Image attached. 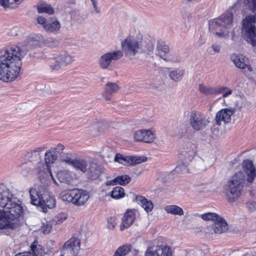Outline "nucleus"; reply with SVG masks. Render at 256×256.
Returning a JSON list of instances; mask_svg holds the SVG:
<instances>
[{
	"label": "nucleus",
	"mask_w": 256,
	"mask_h": 256,
	"mask_svg": "<svg viewBox=\"0 0 256 256\" xmlns=\"http://www.w3.org/2000/svg\"><path fill=\"white\" fill-rule=\"evenodd\" d=\"M14 256H34V254L30 252H18Z\"/></svg>",
	"instance_id": "nucleus-53"
},
{
	"label": "nucleus",
	"mask_w": 256,
	"mask_h": 256,
	"mask_svg": "<svg viewBox=\"0 0 256 256\" xmlns=\"http://www.w3.org/2000/svg\"><path fill=\"white\" fill-rule=\"evenodd\" d=\"M232 114V111L228 108L222 109L218 111L216 116V124L220 126L222 121L226 123L230 122L231 120V116Z\"/></svg>",
	"instance_id": "nucleus-20"
},
{
	"label": "nucleus",
	"mask_w": 256,
	"mask_h": 256,
	"mask_svg": "<svg viewBox=\"0 0 256 256\" xmlns=\"http://www.w3.org/2000/svg\"><path fill=\"white\" fill-rule=\"evenodd\" d=\"M30 248L34 256H42L46 254L42 246L38 244L36 241H34L32 244Z\"/></svg>",
	"instance_id": "nucleus-29"
},
{
	"label": "nucleus",
	"mask_w": 256,
	"mask_h": 256,
	"mask_svg": "<svg viewBox=\"0 0 256 256\" xmlns=\"http://www.w3.org/2000/svg\"><path fill=\"white\" fill-rule=\"evenodd\" d=\"M20 0H0V4L4 8H14L16 6Z\"/></svg>",
	"instance_id": "nucleus-37"
},
{
	"label": "nucleus",
	"mask_w": 256,
	"mask_h": 256,
	"mask_svg": "<svg viewBox=\"0 0 256 256\" xmlns=\"http://www.w3.org/2000/svg\"><path fill=\"white\" fill-rule=\"evenodd\" d=\"M117 224L116 218L110 217L108 219V226L110 229H113Z\"/></svg>",
	"instance_id": "nucleus-43"
},
{
	"label": "nucleus",
	"mask_w": 256,
	"mask_h": 256,
	"mask_svg": "<svg viewBox=\"0 0 256 256\" xmlns=\"http://www.w3.org/2000/svg\"><path fill=\"white\" fill-rule=\"evenodd\" d=\"M245 176L243 172H236L226 186L224 193L228 202H232L238 199L244 189Z\"/></svg>",
	"instance_id": "nucleus-3"
},
{
	"label": "nucleus",
	"mask_w": 256,
	"mask_h": 256,
	"mask_svg": "<svg viewBox=\"0 0 256 256\" xmlns=\"http://www.w3.org/2000/svg\"><path fill=\"white\" fill-rule=\"evenodd\" d=\"M184 73V70H180V72H177V77H176L177 80L178 79L179 77H180L181 76H182L183 75Z\"/></svg>",
	"instance_id": "nucleus-59"
},
{
	"label": "nucleus",
	"mask_w": 256,
	"mask_h": 256,
	"mask_svg": "<svg viewBox=\"0 0 256 256\" xmlns=\"http://www.w3.org/2000/svg\"><path fill=\"white\" fill-rule=\"evenodd\" d=\"M57 156L56 148H52L45 154L44 160L48 168V172L49 173L52 179L55 184H56V182L50 168V164L54 162L56 160Z\"/></svg>",
	"instance_id": "nucleus-17"
},
{
	"label": "nucleus",
	"mask_w": 256,
	"mask_h": 256,
	"mask_svg": "<svg viewBox=\"0 0 256 256\" xmlns=\"http://www.w3.org/2000/svg\"><path fill=\"white\" fill-rule=\"evenodd\" d=\"M52 229V226L46 223V224H44L43 226L42 227V232L44 234H49L51 230Z\"/></svg>",
	"instance_id": "nucleus-45"
},
{
	"label": "nucleus",
	"mask_w": 256,
	"mask_h": 256,
	"mask_svg": "<svg viewBox=\"0 0 256 256\" xmlns=\"http://www.w3.org/2000/svg\"><path fill=\"white\" fill-rule=\"evenodd\" d=\"M67 218V214L65 213H60L56 216L52 220V223L58 224L62 223Z\"/></svg>",
	"instance_id": "nucleus-41"
},
{
	"label": "nucleus",
	"mask_w": 256,
	"mask_h": 256,
	"mask_svg": "<svg viewBox=\"0 0 256 256\" xmlns=\"http://www.w3.org/2000/svg\"><path fill=\"white\" fill-rule=\"evenodd\" d=\"M120 89L118 86L114 82H108L106 84L104 95V97L106 100H110V98L109 96L110 95L116 92Z\"/></svg>",
	"instance_id": "nucleus-24"
},
{
	"label": "nucleus",
	"mask_w": 256,
	"mask_h": 256,
	"mask_svg": "<svg viewBox=\"0 0 256 256\" xmlns=\"http://www.w3.org/2000/svg\"><path fill=\"white\" fill-rule=\"evenodd\" d=\"M32 204L39 206L44 212H47L46 208H52L56 206L54 196L47 190L40 186L38 189L32 188L30 190Z\"/></svg>",
	"instance_id": "nucleus-2"
},
{
	"label": "nucleus",
	"mask_w": 256,
	"mask_h": 256,
	"mask_svg": "<svg viewBox=\"0 0 256 256\" xmlns=\"http://www.w3.org/2000/svg\"><path fill=\"white\" fill-rule=\"evenodd\" d=\"M242 167L248 176L247 181L250 183L252 182L256 176V168L252 162L248 159L244 160Z\"/></svg>",
	"instance_id": "nucleus-16"
},
{
	"label": "nucleus",
	"mask_w": 256,
	"mask_h": 256,
	"mask_svg": "<svg viewBox=\"0 0 256 256\" xmlns=\"http://www.w3.org/2000/svg\"><path fill=\"white\" fill-rule=\"evenodd\" d=\"M135 200L141 205L147 212L152 211L154 208V204L152 202L148 200L143 196H137L135 198Z\"/></svg>",
	"instance_id": "nucleus-25"
},
{
	"label": "nucleus",
	"mask_w": 256,
	"mask_h": 256,
	"mask_svg": "<svg viewBox=\"0 0 256 256\" xmlns=\"http://www.w3.org/2000/svg\"><path fill=\"white\" fill-rule=\"evenodd\" d=\"M256 14L248 15L242 20L241 34L253 48L256 47Z\"/></svg>",
	"instance_id": "nucleus-6"
},
{
	"label": "nucleus",
	"mask_w": 256,
	"mask_h": 256,
	"mask_svg": "<svg viewBox=\"0 0 256 256\" xmlns=\"http://www.w3.org/2000/svg\"><path fill=\"white\" fill-rule=\"evenodd\" d=\"M86 172L89 178L96 180L100 176L102 168L96 162H90L88 164Z\"/></svg>",
	"instance_id": "nucleus-18"
},
{
	"label": "nucleus",
	"mask_w": 256,
	"mask_h": 256,
	"mask_svg": "<svg viewBox=\"0 0 256 256\" xmlns=\"http://www.w3.org/2000/svg\"><path fill=\"white\" fill-rule=\"evenodd\" d=\"M10 220V219H6V228L4 229H8V228H10L12 230L16 229L18 224L17 222H10V220Z\"/></svg>",
	"instance_id": "nucleus-42"
},
{
	"label": "nucleus",
	"mask_w": 256,
	"mask_h": 256,
	"mask_svg": "<svg viewBox=\"0 0 256 256\" xmlns=\"http://www.w3.org/2000/svg\"><path fill=\"white\" fill-rule=\"evenodd\" d=\"M73 53L68 51H62L52 56L50 62V67L52 70H58L70 64L74 60Z\"/></svg>",
	"instance_id": "nucleus-7"
},
{
	"label": "nucleus",
	"mask_w": 256,
	"mask_h": 256,
	"mask_svg": "<svg viewBox=\"0 0 256 256\" xmlns=\"http://www.w3.org/2000/svg\"><path fill=\"white\" fill-rule=\"evenodd\" d=\"M232 90L226 86H220L216 88L215 94H222L224 98H226L230 95Z\"/></svg>",
	"instance_id": "nucleus-36"
},
{
	"label": "nucleus",
	"mask_w": 256,
	"mask_h": 256,
	"mask_svg": "<svg viewBox=\"0 0 256 256\" xmlns=\"http://www.w3.org/2000/svg\"><path fill=\"white\" fill-rule=\"evenodd\" d=\"M44 150V148H38L33 150L32 152H28V156L29 157L30 156H32L34 154V156H36L37 153H39L42 151H43Z\"/></svg>",
	"instance_id": "nucleus-47"
},
{
	"label": "nucleus",
	"mask_w": 256,
	"mask_h": 256,
	"mask_svg": "<svg viewBox=\"0 0 256 256\" xmlns=\"http://www.w3.org/2000/svg\"><path fill=\"white\" fill-rule=\"evenodd\" d=\"M74 159H72L68 156H66V158H62V162H66L67 164L72 166Z\"/></svg>",
	"instance_id": "nucleus-51"
},
{
	"label": "nucleus",
	"mask_w": 256,
	"mask_h": 256,
	"mask_svg": "<svg viewBox=\"0 0 256 256\" xmlns=\"http://www.w3.org/2000/svg\"><path fill=\"white\" fill-rule=\"evenodd\" d=\"M128 160H129V166L136 165L140 164L142 162H146L147 160V158L146 156H130V158H128Z\"/></svg>",
	"instance_id": "nucleus-35"
},
{
	"label": "nucleus",
	"mask_w": 256,
	"mask_h": 256,
	"mask_svg": "<svg viewBox=\"0 0 256 256\" xmlns=\"http://www.w3.org/2000/svg\"><path fill=\"white\" fill-rule=\"evenodd\" d=\"M88 166V163L86 160L83 158H75L72 166L76 170L86 172Z\"/></svg>",
	"instance_id": "nucleus-27"
},
{
	"label": "nucleus",
	"mask_w": 256,
	"mask_h": 256,
	"mask_svg": "<svg viewBox=\"0 0 256 256\" xmlns=\"http://www.w3.org/2000/svg\"><path fill=\"white\" fill-rule=\"evenodd\" d=\"M220 216L214 212H207L201 215V218L204 220H212L214 222L217 220Z\"/></svg>",
	"instance_id": "nucleus-38"
},
{
	"label": "nucleus",
	"mask_w": 256,
	"mask_h": 256,
	"mask_svg": "<svg viewBox=\"0 0 256 256\" xmlns=\"http://www.w3.org/2000/svg\"><path fill=\"white\" fill-rule=\"evenodd\" d=\"M131 180V178L128 175L118 176L112 180H108L106 182V186H115L120 184L126 186L128 184Z\"/></svg>",
	"instance_id": "nucleus-22"
},
{
	"label": "nucleus",
	"mask_w": 256,
	"mask_h": 256,
	"mask_svg": "<svg viewBox=\"0 0 256 256\" xmlns=\"http://www.w3.org/2000/svg\"><path fill=\"white\" fill-rule=\"evenodd\" d=\"M37 22L38 24L42 25L44 28V25L47 24L46 19L44 17L41 16L37 18Z\"/></svg>",
	"instance_id": "nucleus-49"
},
{
	"label": "nucleus",
	"mask_w": 256,
	"mask_h": 256,
	"mask_svg": "<svg viewBox=\"0 0 256 256\" xmlns=\"http://www.w3.org/2000/svg\"><path fill=\"white\" fill-rule=\"evenodd\" d=\"M132 248L130 244L123 245L116 250L114 256H125L131 251Z\"/></svg>",
	"instance_id": "nucleus-31"
},
{
	"label": "nucleus",
	"mask_w": 256,
	"mask_h": 256,
	"mask_svg": "<svg viewBox=\"0 0 256 256\" xmlns=\"http://www.w3.org/2000/svg\"><path fill=\"white\" fill-rule=\"evenodd\" d=\"M125 195L124 189L120 186H116L111 192V196L114 199H120Z\"/></svg>",
	"instance_id": "nucleus-33"
},
{
	"label": "nucleus",
	"mask_w": 256,
	"mask_h": 256,
	"mask_svg": "<svg viewBox=\"0 0 256 256\" xmlns=\"http://www.w3.org/2000/svg\"><path fill=\"white\" fill-rule=\"evenodd\" d=\"M213 228L215 233L221 234L228 230V224L224 218L220 216L214 222Z\"/></svg>",
	"instance_id": "nucleus-23"
},
{
	"label": "nucleus",
	"mask_w": 256,
	"mask_h": 256,
	"mask_svg": "<svg viewBox=\"0 0 256 256\" xmlns=\"http://www.w3.org/2000/svg\"><path fill=\"white\" fill-rule=\"evenodd\" d=\"M38 11L39 13H46L52 14L54 13V10L52 6L46 3H42L38 6Z\"/></svg>",
	"instance_id": "nucleus-32"
},
{
	"label": "nucleus",
	"mask_w": 256,
	"mask_h": 256,
	"mask_svg": "<svg viewBox=\"0 0 256 256\" xmlns=\"http://www.w3.org/2000/svg\"><path fill=\"white\" fill-rule=\"evenodd\" d=\"M256 203L253 202H250L247 204V206L249 209L251 210H254L256 209Z\"/></svg>",
	"instance_id": "nucleus-55"
},
{
	"label": "nucleus",
	"mask_w": 256,
	"mask_h": 256,
	"mask_svg": "<svg viewBox=\"0 0 256 256\" xmlns=\"http://www.w3.org/2000/svg\"><path fill=\"white\" fill-rule=\"evenodd\" d=\"M56 177L60 182L66 184L70 182L72 179L71 172L66 170H59L57 172Z\"/></svg>",
	"instance_id": "nucleus-26"
},
{
	"label": "nucleus",
	"mask_w": 256,
	"mask_h": 256,
	"mask_svg": "<svg viewBox=\"0 0 256 256\" xmlns=\"http://www.w3.org/2000/svg\"><path fill=\"white\" fill-rule=\"evenodd\" d=\"M61 24L58 20L47 22L44 26L46 31L52 33H57L60 30Z\"/></svg>",
	"instance_id": "nucleus-28"
},
{
	"label": "nucleus",
	"mask_w": 256,
	"mask_h": 256,
	"mask_svg": "<svg viewBox=\"0 0 256 256\" xmlns=\"http://www.w3.org/2000/svg\"><path fill=\"white\" fill-rule=\"evenodd\" d=\"M89 198L88 192L78 189H74L62 196V200L71 202L78 206L84 205Z\"/></svg>",
	"instance_id": "nucleus-8"
},
{
	"label": "nucleus",
	"mask_w": 256,
	"mask_h": 256,
	"mask_svg": "<svg viewBox=\"0 0 256 256\" xmlns=\"http://www.w3.org/2000/svg\"><path fill=\"white\" fill-rule=\"evenodd\" d=\"M184 166L186 168V164H184Z\"/></svg>",
	"instance_id": "nucleus-60"
},
{
	"label": "nucleus",
	"mask_w": 256,
	"mask_h": 256,
	"mask_svg": "<svg viewBox=\"0 0 256 256\" xmlns=\"http://www.w3.org/2000/svg\"><path fill=\"white\" fill-rule=\"evenodd\" d=\"M122 52L127 56H135L142 50V42L134 37L128 36L121 42Z\"/></svg>",
	"instance_id": "nucleus-10"
},
{
	"label": "nucleus",
	"mask_w": 256,
	"mask_h": 256,
	"mask_svg": "<svg viewBox=\"0 0 256 256\" xmlns=\"http://www.w3.org/2000/svg\"><path fill=\"white\" fill-rule=\"evenodd\" d=\"M160 58L167 62H171L174 59V56L171 55L169 52L166 54L164 56Z\"/></svg>",
	"instance_id": "nucleus-46"
},
{
	"label": "nucleus",
	"mask_w": 256,
	"mask_h": 256,
	"mask_svg": "<svg viewBox=\"0 0 256 256\" xmlns=\"http://www.w3.org/2000/svg\"><path fill=\"white\" fill-rule=\"evenodd\" d=\"M172 250L168 246H153L148 247L144 256H172Z\"/></svg>",
	"instance_id": "nucleus-12"
},
{
	"label": "nucleus",
	"mask_w": 256,
	"mask_h": 256,
	"mask_svg": "<svg viewBox=\"0 0 256 256\" xmlns=\"http://www.w3.org/2000/svg\"><path fill=\"white\" fill-rule=\"evenodd\" d=\"M122 56L123 52L120 50L106 52L100 58V67L103 70L108 69L115 61L120 60Z\"/></svg>",
	"instance_id": "nucleus-11"
},
{
	"label": "nucleus",
	"mask_w": 256,
	"mask_h": 256,
	"mask_svg": "<svg viewBox=\"0 0 256 256\" xmlns=\"http://www.w3.org/2000/svg\"><path fill=\"white\" fill-rule=\"evenodd\" d=\"M80 240L79 239L72 238L68 240L64 244L62 250V256L70 253L72 256H76L80 249Z\"/></svg>",
	"instance_id": "nucleus-14"
},
{
	"label": "nucleus",
	"mask_w": 256,
	"mask_h": 256,
	"mask_svg": "<svg viewBox=\"0 0 256 256\" xmlns=\"http://www.w3.org/2000/svg\"><path fill=\"white\" fill-rule=\"evenodd\" d=\"M169 52V47L162 42H159L157 44L156 54L160 57L164 56Z\"/></svg>",
	"instance_id": "nucleus-30"
},
{
	"label": "nucleus",
	"mask_w": 256,
	"mask_h": 256,
	"mask_svg": "<svg viewBox=\"0 0 256 256\" xmlns=\"http://www.w3.org/2000/svg\"><path fill=\"white\" fill-rule=\"evenodd\" d=\"M212 48L215 52H218L220 51V46L217 44H213Z\"/></svg>",
	"instance_id": "nucleus-54"
},
{
	"label": "nucleus",
	"mask_w": 256,
	"mask_h": 256,
	"mask_svg": "<svg viewBox=\"0 0 256 256\" xmlns=\"http://www.w3.org/2000/svg\"><path fill=\"white\" fill-rule=\"evenodd\" d=\"M189 122L194 130L200 131L207 127L210 123V120L204 114L200 112L194 110L190 114Z\"/></svg>",
	"instance_id": "nucleus-9"
},
{
	"label": "nucleus",
	"mask_w": 256,
	"mask_h": 256,
	"mask_svg": "<svg viewBox=\"0 0 256 256\" xmlns=\"http://www.w3.org/2000/svg\"><path fill=\"white\" fill-rule=\"evenodd\" d=\"M233 21V14L226 12L217 18L209 22L210 29L216 30V34L220 37L228 36Z\"/></svg>",
	"instance_id": "nucleus-5"
},
{
	"label": "nucleus",
	"mask_w": 256,
	"mask_h": 256,
	"mask_svg": "<svg viewBox=\"0 0 256 256\" xmlns=\"http://www.w3.org/2000/svg\"><path fill=\"white\" fill-rule=\"evenodd\" d=\"M42 42L46 46L50 48H54L58 45V40L52 38H48L46 39L43 38Z\"/></svg>",
	"instance_id": "nucleus-40"
},
{
	"label": "nucleus",
	"mask_w": 256,
	"mask_h": 256,
	"mask_svg": "<svg viewBox=\"0 0 256 256\" xmlns=\"http://www.w3.org/2000/svg\"><path fill=\"white\" fill-rule=\"evenodd\" d=\"M169 76L172 80L176 81V72L174 71H172L170 72L169 74Z\"/></svg>",
	"instance_id": "nucleus-56"
},
{
	"label": "nucleus",
	"mask_w": 256,
	"mask_h": 256,
	"mask_svg": "<svg viewBox=\"0 0 256 256\" xmlns=\"http://www.w3.org/2000/svg\"><path fill=\"white\" fill-rule=\"evenodd\" d=\"M136 218V211L128 210L125 213L122 219L120 230H123L129 228L134 222Z\"/></svg>",
	"instance_id": "nucleus-19"
},
{
	"label": "nucleus",
	"mask_w": 256,
	"mask_h": 256,
	"mask_svg": "<svg viewBox=\"0 0 256 256\" xmlns=\"http://www.w3.org/2000/svg\"><path fill=\"white\" fill-rule=\"evenodd\" d=\"M93 6L94 9L95 11V12L97 14H99L100 12V9H98L97 5V2L96 0H90Z\"/></svg>",
	"instance_id": "nucleus-52"
},
{
	"label": "nucleus",
	"mask_w": 256,
	"mask_h": 256,
	"mask_svg": "<svg viewBox=\"0 0 256 256\" xmlns=\"http://www.w3.org/2000/svg\"><path fill=\"white\" fill-rule=\"evenodd\" d=\"M128 158H130V156H124L121 154H117L114 157V161L124 165L129 166V160H128Z\"/></svg>",
	"instance_id": "nucleus-39"
},
{
	"label": "nucleus",
	"mask_w": 256,
	"mask_h": 256,
	"mask_svg": "<svg viewBox=\"0 0 256 256\" xmlns=\"http://www.w3.org/2000/svg\"><path fill=\"white\" fill-rule=\"evenodd\" d=\"M230 58L237 68L242 70L246 68L249 72H252L253 69L249 60L243 54H233L231 56Z\"/></svg>",
	"instance_id": "nucleus-15"
},
{
	"label": "nucleus",
	"mask_w": 256,
	"mask_h": 256,
	"mask_svg": "<svg viewBox=\"0 0 256 256\" xmlns=\"http://www.w3.org/2000/svg\"><path fill=\"white\" fill-rule=\"evenodd\" d=\"M248 3L252 10L253 11L256 10V0H248Z\"/></svg>",
	"instance_id": "nucleus-48"
},
{
	"label": "nucleus",
	"mask_w": 256,
	"mask_h": 256,
	"mask_svg": "<svg viewBox=\"0 0 256 256\" xmlns=\"http://www.w3.org/2000/svg\"><path fill=\"white\" fill-rule=\"evenodd\" d=\"M198 90L200 93L206 95L215 94L216 88L213 87H208L202 84H200Z\"/></svg>",
	"instance_id": "nucleus-34"
},
{
	"label": "nucleus",
	"mask_w": 256,
	"mask_h": 256,
	"mask_svg": "<svg viewBox=\"0 0 256 256\" xmlns=\"http://www.w3.org/2000/svg\"><path fill=\"white\" fill-rule=\"evenodd\" d=\"M56 148V152H58V153H60L61 151H62L64 148V146L60 144L58 145L57 147Z\"/></svg>",
	"instance_id": "nucleus-57"
},
{
	"label": "nucleus",
	"mask_w": 256,
	"mask_h": 256,
	"mask_svg": "<svg viewBox=\"0 0 256 256\" xmlns=\"http://www.w3.org/2000/svg\"><path fill=\"white\" fill-rule=\"evenodd\" d=\"M188 1H192V0H188Z\"/></svg>",
	"instance_id": "nucleus-61"
},
{
	"label": "nucleus",
	"mask_w": 256,
	"mask_h": 256,
	"mask_svg": "<svg viewBox=\"0 0 256 256\" xmlns=\"http://www.w3.org/2000/svg\"><path fill=\"white\" fill-rule=\"evenodd\" d=\"M20 201L14 196L4 185L0 184V206L4 210L20 216L23 212Z\"/></svg>",
	"instance_id": "nucleus-4"
},
{
	"label": "nucleus",
	"mask_w": 256,
	"mask_h": 256,
	"mask_svg": "<svg viewBox=\"0 0 256 256\" xmlns=\"http://www.w3.org/2000/svg\"><path fill=\"white\" fill-rule=\"evenodd\" d=\"M40 34L30 36L22 50L16 45H12L0 50V80L4 82L14 81L18 77L22 66L20 58L30 48H34L43 40Z\"/></svg>",
	"instance_id": "nucleus-1"
},
{
	"label": "nucleus",
	"mask_w": 256,
	"mask_h": 256,
	"mask_svg": "<svg viewBox=\"0 0 256 256\" xmlns=\"http://www.w3.org/2000/svg\"><path fill=\"white\" fill-rule=\"evenodd\" d=\"M184 214V212L180 207L177 206V215L182 216Z\"/></svg>",
	"instance_id": "nucleus-58"
},
{
	"label": "nucleus",
	"mask_w": 256,
	"mask_h": 256,
	"mask_svg": "<svg viewBox=\"0 0 256 256\" xmlns=\"http://www.w3.org/2000/svg\"><path fill=\"white\" fill-rule=\"evenodd\" d=\"M20 216H15L14 214L9 212L6 210L0 209V230L6 228V219L16 220Z\"/></svg>",
	"instance_id": "nucleus-21"
},
{
	"label": "nucleus",
	"mask_w": 256,
	"mask_h": 256,
	"mask_svg": "<svg viewBox=\"0 0 256 256\" xmlns=\"http://www.w3.org/2000/svg\"><path fill=\"white\" fill-rule=\"evenodd\" d=\"M22 168L24 170L20 171V173L24 176H26L28 175V174L30 172V168L27 167V166L25 164H23L22 166Z\"/></svg>",
	"instance_id": "nucleus-50"
},
{
	"label": "nucleus",
	"mask_w": 256,
	"mask_h": 256,
	"mask_svg": "<svg viewBox=\"0 0 256 256\" xmlns=\"http://www.w3.org/2000/svg\"><path fill=\"white\" fill-rule=\"evenodd\" d=\"M155 138V130L153 128L138 130L134 134V138L136 142L151 143L154 140Z\"/></svg>",
	"instance_id": "nucleus-13"
},
{
	"label": "nucleus",
	"mask_w": 256,
	"mask_h": 256,
	"mask_svg": "<svg viewBox=\"0 0 256 256\" xmlns=\"http://www.w3.org/2000/svg\"><path fill=\"white\" fill-rule=\"evenodd\" d=\"M165 210L168 213H171L173 214H176V206H168L165 207Z\"/></svg>",
	"instance_id": "nucleus-44"
}]
</instances>
